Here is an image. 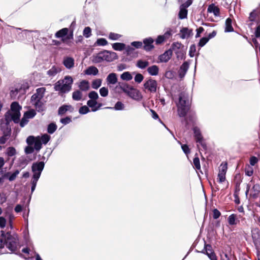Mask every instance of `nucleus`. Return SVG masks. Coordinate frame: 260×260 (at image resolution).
Wrapping results in <instances>:
<instances>
[{"mask_svg": "<svg viewBox=\"0 0 260 260\" xmlns=\"http://www.w3.org/2000/svg\"><path fill=\"white\" fill-rule=\"evenodd\" d=\"M5 246L12 252H15L19 246L18 235L10 231H1L0 249L4 248Z\"/></svg>", "mask_w": 260, "mask_h": 260, "instance_id": "1", "label": "nucleus"}, {"mask_svg": "<svg viewBox=\"0 0 260 260\" xmlns=\"http://www.w3.org/2000/svg\"><path fill=\"white\" fill-rule=\"evenodd\" d=\"M191 103L188 93L183 91L179 94V102L177 103V113L180 117H185L190 109Z\"/></svg>", "mask_w": 260, "mask_h": 260, "instance_id": "2", "label": "nucleus"}, {"mask_svg": "<svg viewBox=\"0 0 260 260\" xmlns=\"http://www.w3.org/2000/svg\"><path fill=\"white\" fill-rule=\"evenodd\" d=\"M22 107L17 102L12 103L10 110L7 111L5 115V119L6 125H9L13 121L15 123L20 121V110Z\"/></svg>", "mask_w": 260, "mask_h": 260, "instance_id": "3", "label": "nucleus"}, {"mask_svg": "<svg viewBox=\"0 0 260 260\" xmlns=\"http://www.w3.org/2000/svg\"><path fill=\"white\" fill-rule=\"evenodd\" d=\"M73 80L72 77L67 76L63 80L58 81L54 86V89L56 91L61 93H65L69 92L72 88V85Z\"/></svg>", "mask_w": 260, "mask_h": 260, "instance_id": "4", "label": "nucleus"}, {"mask_svg": "<svg viewBox=\"0 0 260 260\" xmlns=\"http://www.w3.org/2000/svg\"><path fill=\"white\" fill-rule=\"evenodd\" d=\"M44 166L45 164L43 161L33 163L31 166V170L33 172L32 178L39 179L44 169Z\"/></svg>", "mask_w": 260, "mask_h": 260, "instance_id": "5", "label": "nucleus"}, {"mask_svg": "<svg viewBox=\"0 0 260 260\" xmlns=\"http://www.w3.org/2000/svg\"><path fill=\"white\" fill-rule=\"evenodd\" d=\"M157 83L156 80L149 79L144 84V87L151 92H155L157 90Z\"/></svg>", "mask_w": 260, "mask_h": 260, "instance_id": "6", "label": "nucleus"}, {"mask_svg": "<svg viewBox=\"0 0 260 260\" xmlns=\"http://www.w3.org/2000/svg\"><path fill=\"white\" fill-rule=\"evenodd\" d=\"M183 47V45L180 42H174L173 43L169 50H171L172 52L174 51L177 55V57L179 58L180 57L179 53L182 54L181 59L184 58V53L183 51L180 50V49Z\"/></svg>", "mask_w": 260, "mask_h": 260, "instance_id": "7", "label": "nucleus"}, {"mask_svg": "<svg viewBox=\"0 0 260 260\" xmlns=\"http://www.w3.org/2000/svg\"><path fill=\"white\" fill-rule=\"evenodd\" d=\"M46 89L44 87H40L36 90V92L31 97V102L39 101L42 100L44 96Z\"/></svg>", "mask_w": 260, "mask_h": 260, "instance_id": "8", "label": "nucleus"}, {"mask_svg": "<svg viewBox=\"0 0 260 260\" xmlns=\"http://www.w3.org/2000/svg\"><path fill=\"white\" fill-rule=\"evenodd\" d=\"M153 42L154 40L151 37L144 39L143 40V49L146 51H150L152 50L154 47V45H153Z\"/></svg>", "mask_w": 260, "mask_h": 260, "instance_id": "9", "label": "nucleus"}, {"mask_svg": "<svg viewBox=\"0 0 260 260\" xmlns=\"http://www.w3.org/2000/svg\"><path fill=\"white\" fill-rule=\"evenodd\" d=\"M104 60L108 62H111L117 58V56L116 53L114 52H110L107 50L103 51Z\"/></svg>", "mask_w": 260, "mask_h": 260, "instance_id": "10", "label": "nucleus"}, {"mask_svg": "<svg viewBox=\"0 0 260 260\" xmlns=\"http://www.w3.org/2000/svg\"><path fill=\"white\" fill-rule=\"evenodd\" d=\"M127 94L132 99L137 101H139L142 98L140 91L133 87L130 89Z\"/></svg>", "mask_w": 260, "mask_h": 260, "instance_id": "11", "label": "nucleus"}, {"mask_svg": "<svg viewBox=\"0 0 260 260\" xmlns=\"http://www.w3.org/2000/svg\"><path fill=\"white\" fill-rule=\"evenodd\" d=\"M204 250L206 251V254L211 260H217L216 256L210 244H205Z\"/></svg>", "mask_w": 260, "mask_h": 260, "instance_id": "12", "label": "nucleus"}, {"mask_svg": "<svg viewBox=\"0 0 260 260\" xmlns=\"http://www.w3.org/2000/svg\"><path fill=\"white\" fill-rule=\"evenodd\" d=\"M7 125L6 129L3 132V136L0 137V144H4L10 138L11 134V129Z\"/></svg>", "mask_w": 260, "mask_h": 260, "instance_id": "13", "label": "nucleus"}, {"mask_svg": "<svg viewBox=\"0 0 260 260\" xmlns=\"http://www.w3.org/2000/svg\"><path fill=\"white\" fill-rule=\"evenodd\" d=\"M172 56V51L171 50H168L163 54L160 55L158 57V59L161 62H167L171 59Z\"/></svg>", "mask_w": 260, "mask_h": 260, "instance_id": "14", "label": "nucleus"}, {"mask_svg": "<svg viewBox=\"0 0 260 260\" xmlns=\"http://www.w3.org/2000/svg\"><path fill=\"white\" fill-rule=\"evenodd\" d=\"M180 31L181 33L180 38L183 39L188 38L193 35L192 29H188L187 27H183Z\"/></svg>", "mask_w": 260, "mask_h": 260, "instance_id": "15", "label": "nucleus"}, {"mask_svg": "<svg viewBox=\"0 0 260 260\" xmlns=\"http://www.w3.org/2000/svg\"><path fill=\"white\" fill-rule=\"evenodd\" d=\"M189 68V63L185 61L183 63V64L180 66V69L178 71L179 77L182 79L184 78L185 76L187 71H188Z\"/></svg>", "mask_w": 260, "mask_h": 260, "instance_id": "16", "label": "nucleus"}, {"mask_svg": "<svg viewBox=\"0 0 260 260\" xmlns=\"http://www.w3.org/2000/svg\"><path fill=\"white\" fill-rule=\"evenodd\" d=\"M117 74L114 73L109 74L106 78V82L108 84H115L117 82Z\"/></svg>", "mask_w": 260, "mask_h": 260, "instance_id": "17", "label": "nucleus"}, {"mask_svg": "<svg viewBox=\"0 0 260 260\" xmlns=\"http://www.w3.org/2000/svg\"><path fill=\"white\" fill-rule=\"evenodd\" d=\"M207 11L209 13H213L215 16H219L220 15V10L219 8L215 6L213 4L209 6Z\"/></svg>", "mask_w": 260, "mask_h": 260, "instance_id": "18", "label": "nucleus"}, {"mask_svg": "<svg viewBox=\"0 0 260 260\" xmlns=\"http://www.w3.org/2000/svg\"><path fill=\"white\" fill-rule=\"evenodd\" d=\"M63 64L66 68L70 69L74 66V59L72 57H67L64 59Z\"/></svg>", "mask_w": 260, "mask_h": 260, "instance_id": "19", "label": "nucleus"}, {"mask_svg": "<svg viewBox=\"0 0 260 260\" xmlns=\"http://www.w3.org/2000/svg\"><path fill=\"white\" fill-rule=\"evenodd\" d=\"M61 71L59 67L53 66L47 72V74L50 77H54Z\"/></svg>", "mask_w": 260, "mask_h": 260, "instance_id": "20", "label": "nucleus"}, {"mask_svg": "<svg viewBox=\"0 0 260 260\" xmlns=\"http://www.w3.org/2000/svg\"><path fill=\"white\" fill-rule=\"evenodd\" d=\"M69 32V29L68 28H63L61 29L60 30L57 31L55 34V36L57 38H61L63 37H66V36L68 35Z\"/></svg>", "mask_w": 260, "mask_h": 260, "instance_id": "21", "label": "nucleus"}, {"mask_svg": "<svg viewBox=\"0 0 260 260\" xmlns=\"http://www.w3.org/2000/svg\"><path fill=\"white\" fill-rule=\"evenodd\" d=\"M92 61L94 63H100L104 61L103 51H101L92 56Z\"/></svg>", "mask_w": 260, "mask_h": 260, "instance_id": "22", "label": "nucleus"}, {"mask_svg": "<svg viewBox=\"0 0 260 260\" xmlns=\"http://www.w3.org/2000/svg\"><path fill=\"white\" fill-rule=\"evenodd\" d=\"M147 72L151 76H156L158 74L159 68L156 65H153L147 68Z\"/></svg>", "mask_w": 260, "mask_h": 260, "instance_id": "23", "label": "nucleus"}, {"mask_svg": "<svg viewBox=\"0 0 260 260\" xmlns=\"http://www.w3.org/2000/svg\"><path fill=\"white\" fill-rule=\"evenodd\" d=\"M33 103L38 112H42L45 110L44 103L42 101V100L33 102Z\"/></svg>", "mask_w": 260, "mask_h": 260, "instance_id": "24", "label": "nucleus"}, {"mask_svg": "<svg viewBox=\"0 0 260 260\" xmlns=\"http://www.w3.org/2000/svg\"><path fill=\"white\" fill-rule=\"evenodd\" d=\"M99 73L98 69L94 66H90L88 67L85 71V73L88 75H96Z\"/></svg>", "mask_w": 260, "mask_h": 260, "instance_id": "25", "label": "nucleus"}, {"mask_svg": "<svg viewBox=\"0 0 260 260\" xmlns=\"http://www.w3.org/2000/svg\"><path fill=\"white\" fill-rule=\"evenodd\" d=\"M194 137L196 140V142L199 141L203 139V137L201 134L200 129L199 127L196 126L193 128Z\"/></svg>", "mask_w": 260, "mask_h": 260, "instance_id": "26", "label": "nucleus"}, {"mask_svg": "<svg viewBox=\"0 0 260 260\" xmlns=\"http://www.w3.org/2000/svg\"><path fill=\"white\" fill-rule=\"evenodd\" d=\"M79 88L83 91L88 90L90 88L89 82L86 80H82L79 85Z\"/></svg>", "mask_w": 260, "mask_h": 260, "instance_id": "27", "label": "nucleus"}, {"mask_svg": "<svg viewBox=\"0 0 260 260\" xmlns=\"http://www.w3.org/2000/svg\"><path fill=\"white\" fill-rule=\"evenodd\" d=\"M232 20L230 18H228L225 21V32H232L234 31V28L232 25Z\"/></svg>", "mask_w": 260, "mask_h": 260, "instance_id": "28", "label": "nucleus"}, {"mask_svg": "<svg viewBox=\"0 0 260 260\" xmlns=\"http://www.w3.org/2000/svg\"><path fill=\"white\" fill-rule=\"evenodd\" d=\"M119 88L125 93H127L132 87L129 86L127 83L124 82H119Z\"/></svg>", "mask_w": 260, "mask_h": 260, "instance_id": "29", "label": "nucleus"}, {"mask_svg": "<svg viewBox=\"0 0 260 260\" xmlns=\"http://www.w3.org/2000/svg\"><path fill=\"white\" fill-rule=\"evenodd\" d=\"M82 92L79 90H77L74 91L72 93V98L75 101H80L82 99Z\"/></svg>", "mask_w": 260, "mask_h": 260, "instance_id": "30", "label": "nucleus"}, {"mask_svg": "<svg viewBox=\"0 0 260 260\" xmlns=\"http://www.w3.org/2000/svg\"><path fill=\"white\" fill-rule=\"evenodd\" d=\"M125 44L122 43H115L112 44V48L116 51H122L125 48Z\"/></svg>", "mask_w": 260, "mask_h": 260, "instance_id": "31", "label": "nucleus"}, {"mask_svg": "<svg viewBox=\"0 0 260 260\" xmlns=\"http://www.w3.org/2000/svg\"><path fill=\"white\" fill-rule=\"evenodd\" d=\"M57 126L55 123H51L47 127V132L50 134H53L57 129Z\"/></svg>", "mask_w": 260, "mask_h": 260, "instance_id": "32", "label": "nucleus"}, {"mask_svg": "<svg viewBox=\"0 0 260 260\" xmlns=\"http://www.w3.org/2000/svg\"><path fill=\"white\" fill-rule=\"evenodd\" d=\"M149 65V62L148 61H144L142 60H139L137 62V67L140 69H144L146 68Z\"/></svg>", "mask_w": 260, "mask_h": 260, "instance_id": "33", "label": "nucleus"}, {"mask_svg": "<svg viewBox=\"0 0 260 260\" xmlns=\"http://www.w3.org/2000/svg\"><path fill=\"white\" fill-rule=\"evenodd\" d=\"M28 160L25 157H21L19 160V167L24 168L28 164Z\"/></svg>", "mask_w": 260, "mask_h": 260, "instance_id": "34", "label": "nucleus"}, {"mask_svg": "<svg viewBox=\"0 0 260 260\" xmlns=\"http://www.w3.org/2000/svg\"><path fill=\"white\" fill-rule=\"evenodd\" d=\"M120 78L125 81H129L132 79L133 76L129 72H125L120 75Z\"/></svg>", "mask_w": 260, "mask_h": 260, "instance_id": "35", "label": "nucleus"}, {"mask_svg": "<svg viewBox=\"0 0 260 260\" xmlns=\"http://www.w3.org/2000/svg\"><path fill=\"white\" fill-rule=\"evenodd\" d=\"M34 144V149H35L36 150L39 151L41 149L42 143L41 141L40 137H37V139L36 140Z\"/></svg>", "mask_w": 260, "mask_h": 260, "instance_id": "36", "label": "nucleus"}, {"mask_svg": "<svg viewBox=\"0 0 260 260\" xmlns=\"http://www.w3.org/2000/svg\"><path fill=\"white\" fill-rule=\"evenodd\" d=\"M187 10L185 8H181L179 12L178 16L180 19H183L187 17Z\"/></svg>", "mask_w": 260, "mask_h": 260, "instance_id": "37", "label": "nucleus"}, {"mask_svg": "<svg viewBox=\"0 0 260 260\" xmlns=\"http://www.w3.org/2000/svg\"><path fill=\"white\" fill-rule=\"evenodd\" d=\"M36 115V111L34 110L31 109L25 112L23 115L25 116V117H26L27 118L30 119L34 117Z\"/></svg>", "mask_w": 260, "mask_h": 260, "instance_id": "38", "label": "nucleus"}, {"mask_svg": "<svg viewBox=\"0 0 260 260\" xmlns=\"http://www.w3.org/2000/svg\"><path fill=\"white\" fill-rule=\"evenodd\" d=\"M16 153V149L13 147H9L7 149L6 154L9 157L14 156Z\"/></svg>", "mask_w": 260, "mask_h": 260, "instance_id": "39", "label": "nucleus"}, {"mask_svg": "<svg viewBox=\"0 0 260 260\" xmlns=\"http://www.w3.org/2000/svg\"><path fill=\"white\" fill-rule=\"evenodd\" d=\"M124 104L122 102L118 101L115 104L114 107H108V108L114 109L116 110H122L124 109Z\"/></svg>", "mask_w": 260, "mask_h": 260, "instance_id": "40", "label": "nucleus"}, {"mask_svg": "<svg viewBox=\"0 0 260 260\" xmlns=\"http://www.w3.org/2000/svg\"><path fill=\"white\" fill-rule=\"evenodd\" d=\"M236 215L233 214L229 216L228 217V222L230 225H235L237 224V222L236 221Z\"/></svg>", "mask_w": 260, "mask_h": 260, "instance_id": "41", "label": "nucleus"}, {"mask_svg": "<svg viewBox=\"0 0 260 260\" xmlns=\"http://www.w3.org/2000/svg\"><path fill=\"white\" fill-rule=\"evenodd\" d=\"M83 35L85 38H89L91 35V28L88 26L85 27L83 30Z\"/></svg>", "mask_w": 260, "mask_h": 260, "instance_id": "42", "label": "nucleus"}, {"mask_svg": "<svg viewBox=\"0 0 260 260\" xmlns=\"http://www.w3.org/2000/svg\"><path fill=\"white\" fill-rule=\"evenodd\" d=\"M102 84V81L101 79H96L92 82V87L94 89H98L99 88Z\"/></svg>", "mask_w": 260, "mask_h": 260, "instance_id": "43", "label": "nucleus"}, {"mask_svg": "<svg viewBox=\"0 0 260 260\" xmlns=\"http://www.w3.org/2000/svg\"><path fill=\"white\" fill-rule=\"evenodd\" d=\"M196 52V46L195 44H192L189 48V55L190 57H193Z\"/></svg>", "mask_w": 260, "mask_h": 260, "instance_id": "44", "label": "nucleus"}, {"mask_svg": "<svg viewBox=\"0 0 260 260\" xmlns=\"http://www.w3.org/2000/svg\"><path fill=\"white\" fill-rule=\"evenodd\" d=\"M90 111L89 109L87 106H83L80 108L79 113L80 114H86Z\"/></svg>", "mask_w": 260, "mask_h": 260, "instance_id": "45", "label": "nucleus"}, {"mask_svg": "<svg viewBox=\"0 0 260 260\" xmlns=\"http://www.w3.org/2000/svg\"><path fill=\"white\" fill-rule=\"evenodd\" d=\"M87 106L91 108V111L92 109L96 108V106L98 104V102L95 100H88L87 102Z\"/></svg>", "mask_w": 260, "mask_h": 260, "instance_id": "46", "label": "nucleus"}, {"mask_svg": "<svg viewBox=\"0 0 260 260\" xmlns=\"http://www.w3.org/2000/svg\"><path fill=\"white\" fill-rule=\"evenodd\" d=\"M42 144H46L50 139V136L47 134H44L40 138Z\"/></svg>", "mask_w": 260, "mask_h": 260, "instance_id": "47", "label": "nucleus"}, {"mask_svg": "<svg viewBox=\"0 0 260 260\" xmlns=\"http://www.w3.org/2000/svg\"><path fill=\"white\" fill-rule=\"evenodd\" d=\"M19 171L18 170H16L13 173H11L10 175L8 180L10 181H13L16 178L17 175L19 174Z\"/></svg>", "mask_w": 260, "mask_h": 260, "instance_id": "48", "label": "nucleus"}, {"mask_svg": "<svg viewBox=\"0 0 260 260\" xmlns=\"http://www.w3.org/2000/svg\"><path fill=\"white\" fill-rule=\"evenodd\" d=\"M88 97L90 99V100L96 101L99 98V95L95 91H92L89 93Z\"/></svg>", "mask_w": 260, "mask_h": 260, "instance_id": "49", "label": "nucleus"}, {"mask_svg": "<svg viewBox=\"0 0 260 260\" xmlns=\"http://www.w3.org/2000/svg\"><path fill=\"white\" fill-rule=\"evenodd\" d=\"M193 165H194L195 168L197 170H199L201 169L200 159L198 157H196L193 158Z\"/></svg>", "mask_w": 260, "mask_h": 260, "instance_id": "50", "label": "nucleus"}, {"mask_svg": "<svg viewBox=\"0 0 260 260\" xmlns=\"http://www.w3.org/2000/svg\"><path fill=\"white\" fill-rule=\"evenodd\" d=\"M218 179L219 183L224 182L225 180V173H224L223 171L219 172L218 174Z\"/></svg>", "mask_w": 260, "mask_h": 260, "instance_id": "51", "label": "nucleus"}, {"mask_svg": "<svg viewBox=\"0 0 260 260\" xmlns=\"http://www.w3.org/2000/svg\"><path fill=\"white\" fill-rule=\"evenodd\" d=\"M209 41V38L207 37H203L200 40L198 46L200 48L203 47Z\"/></svg>", "mask_w": 260, "mask_h": 260, "instance_id": "52", "label": "nucleus"}, {"mask_svg": "<svg viewBox=\"0 0 260 260\" xmlns=\"http://www.w3.org/2000/svg\"><path fill=\"white\" fill-rule=\"evenodd\" d=\"M108 89L107 87H103L100 89V93L103 97L107 96L108 94Z\"/></svg>", "mask_w": 260, "mask_h": 260, "instance_id": "53", "label": "nucleus"}, {"mask_svg": "<svg viewBox=\"0 0 260 260\" xmlns=\"http://www.w3.org/2000/svg\"><path fill=\"white\" fill-rule=\"evenodd\" d=\"M37 139V137H35L32 136H30L27 137L26 139V143L29 145H31L34 144L36 140Z\"/></svg>", "mask_w": 260, "mask_h": 260, "instance_id": "54", "label": "nucleus"}, {"mask_svg": "<svg viewBox=\"0 0 260 260\" xmlns=\"http://www.w3.org/2000/svg\"><path fill=\"white\" fill-rule=\"evenodd\" d=\"M67 112V109L66 108V105H63L60 107L58 110V113L59 115H62L65 114Z\"/></svg>", "mask_w": 260, "mask_h": 260, "instance_id": "55", "label": "nucleus"}, {"mask_svg": "<svg viewBox=\"0 0 260 260\" xmlns=\"http://www.w3.org/2000/svg\"><path fill=\"white\" fill-rule=\"evenodd\" d=\"M120 37H121V35L119 34L114 33V32H110L109 34V38L112 40H117Z\"/></svg>", "mask_w": 260, "mask_h": 260, "instance_id": "56", "label": "nucleus"}, {"mask_svg": "<svg viewBox=\"0 0 260 260\" xmlns=\"http://www.w3.org/2000/svg\"><path fill=\"white\" fill-rule=\"evenodd\" d=\"M39 179H36V178H32L31 183V193H32V192L35 190L37 182Z\"/></svg>", "mask_w": 260, "mask_h": 260, "instance_id": "57", "label": "nucleus"}, {"mask_svg": "<svg viewBox=\"0 0 260 260\" xmlns=\"http://www.w3.org/2000/svg\"><path fill=\"white\" fill-rule=\"evenodd\" d=\"M96 44L99 46H105L108 44V42L104 38H100L97 40Z\"/></svg>", "mask_w": 260, "mask_h": 260, "instance_id": "58", "label": "nucleus"}, {"mask_svg": "<svg viewBox=\"0 0 260 260\" xmlns=\"http://www.w3.org/2000/svg\"><path fill=\"white\" fill-rule=\"evenodd\" d=\"M257 16V13H256V10H253L250 13L249 17V21L253 22L255 21V18Z\"/></svg>", "mask_w": 260, "mask_h": 260, "instance_id": "59", "label": "nucleus"}, {"mask_svg": "<svg viewBox=\"0 0 260 260\" xmlns=\"http://www.w3.org/2000/svg\"><path fill=\"white\" fill-rule=\"evenodd\" d=\"M143 76L142 74L138 73L135 76L134 79L136 82L140 83L143 81Z\"/></svg>", "mask_w": 260, "mask_h": 260, "instance_id": "60", "label": "nucleus"}, {"mask_svg": "<svg viewBox=\"0 0 260 260\" xmlns=\"http://www.w3.org/2000/svg\"><path fill=\"white\" fill-rule=\"evenodd\" d=\"M28 122V119L25 116L23 115L22 118L20 121V126L21 127H24Z\"/></svg>", "mask_w": 260, "mask_h": 260, "instance_id": "61", "label": "nucleus"}, {"mask_svg": "<svg viewBox=\"0 0 260 260\" xmlns=\"http://www.w3.org/2000/svg\"><path fill=\"white\" fill-rule=\"evenodd\" d=\"M71 119L70 117L67 116L65 118H63L60 119V122L62 123L64 125H66L67 124H69L71 122Z\"/></svg>", "mask_w": 260, "mask_h": 260, "instance_id": "62", "label": "nucleus"}, {"mask_svg": "<svg viewBox=\"0 0 260 260\" xmlns=\"http://www.w3.org/2000/svg\"><path fill=\"white\" fill-rule=\"evenodd\" d=\"M221 215L220 211L217 209H214L213 210V217L214 219H216L218 218Z\"/></svg>", "mask_w": 260, "mask_h": 260, "instance_id": "63", "label": "nucleus"}, {"mask_svg": "<svg viewBox=\"0 0 260 260\" xmlns=\"http://www.w3.org/2000/svg\"><path fill=\"white\" fill-rule=\"evenodd\" d=\"M181 148H182L183 151L184 152V153L185 154L187 155L189 153H190V149L187 145H186V144L182 145Z\"/></svg>", "mask_w": 260, "mask_h": 260, "instance_id": "64", "label": "nucleus"}]
</instances>
